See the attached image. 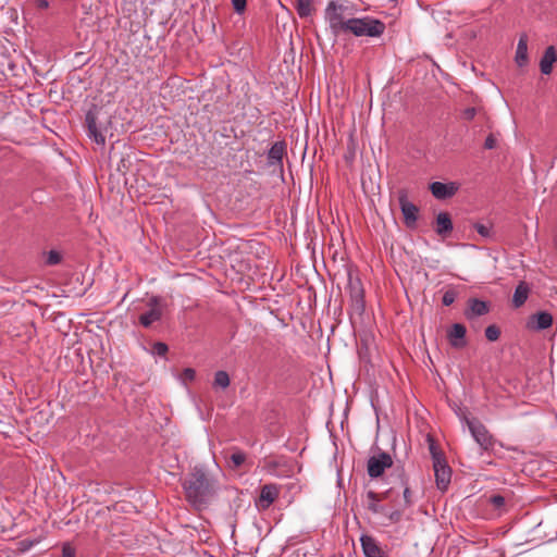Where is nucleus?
<instances>
[{
  "label": "nucleus",
  "instance_id": "1",
  "mask_svg": "<svg viewBox=\"0 0 557 557\" xmlns=\"http://www.w3.org/2000/svg\"><path fill=\"white\" fill-rule=\"evenodd\" d=\"M182 486L186 500L197 510L206 508L215 495L214 480L199 466L190 470Z\"/></svg>",
  "mask_w": 557,
  "mask_h": 557
},
{
  "label": "nucleus",
  "instance_id": "2",
  "mask_svg": "<svg viewBox=\"0 0 557 557\" xmlns=\"http://www.w3.org/2000/svg\"><path fill=\"white\" fill-rule=\"evenodd\" d=\"M392 492L393 488L382 493L368 491L366 495V508L373 515L380 517L382 519V525L385 527L399 523L404 517V508L397 507L394 508L393 511H388V506L383 504V502L389 498Z\"/></svg>",
  "mask_w": 557,
  "mask_h": 557
},
{
  "label": "nucleus",
  "instance_id": "3",
  "mask_svg": "<svg viewBox=\"0 0 557 557\" xmlns=\"http://www.w3.org/2000/svg\"><path fill=\"white\" fill-rule=\"evenodd\" d=\"M385 24L371 16L347 18L344 33H350L356 37H380L385 32Z\"/></svg>",
  "mask_w": 557,
  "mask_h": 557
},
{
  "label": "nucleus",
  "instance_id": "4",
  "mask_svg": "<svg viewBox=\"0 0 557 557\" xmlns=\"http://www.w3.org/2000/svg\"><path fill=\"white\" fill-rule=\"evenodd\" d=\"M458 417L468 426L473 440L480 446L482 451H490L494 449L496 440L479 419L469 418L463 411L458 413Z\"/></svg>",
  "mask_w": 557,
  "mask_h": 557
},
{
  "label": "nucleus",
  "instance_id": "5",
  "mask_svg": "<svg viewBox=\"0 0 557 557\" xmlns=\"http://www.w3.org/2000/svg\"><path fill=\"white\" fill-rule=\"evenodd\" d=\"M88 136L98 145L106 144V133L108 132L109 117L101 108L94 107L86 113L85 117Z\"/></svg>",
  "mask_w": 557,
  "mask_h": 557
},
{
  "label": "nucleus",
  "instance_id": "6",
  "mask_svg": "<svg viewBox=\"0 0 557 557\" xmlns=\"http://www.w3.org/2000/svg\"><path fill=\"white\" fill-rule=\"evenodd\" d=\"M324 13L332 34L338 36L345 32L347 24L346 15L352 14V11L347 3L330 1Z\"/></svg>",
  "mask_w": 557,
  "mask_h": 557
},
{
  "label": "nucleus",
  "instance_id": "7",
  "mask_svg": "<svg viewBox=\"0 0 557 557\" xmlns=\"http://www.w3.org/2000/svg\"><path fill=\"white\" fill-rule=\"evenodd\" d=\"M430 450L433 458V468L436 486L440 491L445 492L450 484L451 469L447 465V461L442 456V454L435 450L433 445L430 446Z\"/></svg>",
  "mask_w": 557,
  "mask_h": 557
},
{
  "label": "nucleus",
  "instance_id": "8",
  "mask_svg": "<svg viewBox=\"0 0 557 557\" xmlns=\"http://www.w3.org/2000/svg\"><path fill=\"white\" fill-rule=\"evenodd\" d=\"M408 190L400 188L397 190L399 208L404 216V223L407 227L413 228L419 218V208L408 199Z\"/></svg>",
  "mask_w": 557,
  "mask_h": 557
},
{
  "label": "nucleus",
  "instance_id": "9",
  "mask_svg": "<svg viewBox=\"0 0 557 557\" xmlns=\"http://www.w3.org/2000/svg\"><path fill=\"white\" fill-rule=\"evenodd\" d=\"M393 466L392 456L388 453L380 451L371 456L367 462L368 475L371 479H377L383 475L386 469Z\"/></svg>",
  "mask_w": 557,
  "mask_h": 557
},
{
  "label": "nucleus",
  "instance_id": "10",
  "mask_svg": "<svg viewBox=\"0 0 557 557\" xmlns=\"http://www.w3.org/2000/svg\"><path fill=\"white\" fill-rule=\"evenodd\" d=\"M147 305L149 307V310L139 315V323L144 327H150L153 322H157L162 318V307L160 297H151Z\"/></svg>",
  "mask_w": 557,
  "mask_h": 557
},
{
  "label": "nucleus",
  "instance_id": "11",
  "mask_svg": "<svg viewBox=\"0 0 557 557\" xmlns=\"http://www.w3.org/2000/svg\"><path fill=\"white\" fill-rule=\"evenodd\" d=\"M360 543L366 557H389L388 549L381 546L379 541L372 535H361Z\"/></svg>",
  "mask_w": 557,
  "mask_h": 557
},
{
  "label": "nucleus",
  "instance_id": "12",
  "mask_svg": "<svg viewBox=\"0 0 557 557\" xmlns=\"http://www.w3.org/2000/svg\"><path fill=\"white\" fill-rule=\"evenodd\" d=\"M490 309V304L487 301L478 298H470L467 301V308L463 314L468 321H473L479 317L487 314Z\"/></svg>",
  "mask_w": 557,
  "mask_h": 557
},
{
  "label": "nucleus",
  "instance_id": "13",
  "mask_svg": "<svg viewBox=\"0 0 557 557\" xmlns=\"http://www.w3.org/2000/svg\"><path fill=\"white\" fill-rule=\"evenodd\" d=\"M552 324L553 315L547 311H540L529 318L527 322V329L530 331L539 332L550 327Z\"/></svg>",
  "mask_w": 557,
  "mask_h": 557
},
{
  "label": "nucleus",
  "instance_id": "14",
  "mask_svg": "<svg viewBox=\"0 0 557 557\" xmlns=\"http://www.w3.org/2000/svg\"><path fill=\"white\" fill-rule=\"evenodd\" d=\"M467 329L461 323H455L447 331V338L451 347L460 349L467 345L466 342Z\"/></svg>",
  "mask_w": 557,
  "mask_h": 557
},
{
  "label": "nucleus",
  "instance_id": "15",
  "mask_svg": "<svg viewBox=\"0 0 557 557\" xmlns=\"http://www.w3.org/2000/svg\"><path fill=\"white\" fill-rule=\"evenodd\" d=\"M286 153V143L284 140L276 141L268 151V164L271 166L283 168V158Z\"/></svg>",
  "mask_w": 557,
  "mask_h": 557
},
{
  "label": "nucleus",
  "instance_id": "16",
  "mask_svg": "<svg viewBox=\"0 0 557 557\" xmlns=\"http://www.w3.org/2000/svg\"><path fill=\"white\" fill-rule=\"evenodd\" d=\"M453 230L454 224L449 213L440 212L435 219V233L443 238H447L451 234Z\"/></svg>",
  "mask_w": 557,
  "mask_h": 557
},
{
  "label": "nucleus",
  "instance_id": "17",
  "mask_svg": "<svg viewBox=\"0 0 557 557\" xmlns=\"http://www.w3.org/2000/svg\"><path fill=\"white\" fill-rule=\"evenodd\" d=\"M430 190L435 198L447 199L457 193L458 187L454 183L434 182L430 185Z\"/></svg>",
  "mask_w": 557,
  "mask_h": 557
},
{
  "label": "nucleus",
  "instance_id": "18",
  "mask_svg": "<svg viewBox=\"0 0 557 557\" xmlns=\"http://www.w3.org/2000/svg\"><path fill=\"white\" fill-rule=\"evenodd\" d=\"M278 496V488L274 484H265L261 487L259 503L262 508H268Z\"/></svg>",
  "mask_w": 557,
  "mask_h": 557
},
{
  "label": "nucleus",
  "instance_id": "19",
  "mask_svg": "<svg viewBox=\"0 0 557 557\" xmlns=\"http://www.w3.org/2000/svg\"><path fill=\"white\" fill-rule=\"evenodd\" d=\"M557 60V53L554 46L545 49L544 54L540 61V70L544 75H549L553 71V65Z\"/></svg>",
  "mask_w": 557,
  "mask_h": 557
},
{
  "label": "nucleus",
  "instance_id": "20",
  "mask_svg": "<svg viewBox=\"0 0 557 557\" xmlns=\"http://www.w3.org/2000/svg\"><path fill=\"white\" fill-rule=\"evenodd\" d=\"M515 61L519 67H523L528 65L529 63V57H528V36L525 34H522L519 37Z\"/></svg>",
  "mask_w": 557,
  "mask_h": 557
},
{
  "label": "nucleus",
  "instance_id": "21",
  "mask_svg": "<svg viewBox=\"0 0 557 557\" xmlns=\"http://www.w3.org/2000/svg\"><path fill=\"white\" fill-rule=\"evenodd\" d=\"M348 293L350 300L364 301V289L359 277H352L349 274Z\"/></svg>",
  "mask_w": 557,
  "mask_h": 557
},
{
  "label": "nucleus",
  "instance_id": "22",
  "mask_svg": "<svg viewBox=\"0 0 557 557\" xmlns=\"http://www.w3.org/2000/svg\"><path fill=\"white\" fill-rule=\"evenodd\" d=\"M348 293L350 300L364 301V289L359 277H352L349 274Z\"/></svg>",
  "mask_w": 557,
  "mask_h": 557
},
{
  "label": "nucleus",
  "instance_id": "23",
  "mask_svg": "<svg viewBox=\"0 0 557 557\" xmlns=\"http://www.w3.org/2000/svg\"><path fill=\"white\" fill-rule=\"evenodd\" d=\"M529 286L525 282H520L513 293L512 305L515 308H520L524 305L529 296Z\"/></svg>",
  "mask_w": 557,
  "mask_h": 557
},
{
  "label": "nucleus",
  "instance_id": "24",
  "mask_svg": "<svg viewBox=\"0 0 557 557\" xmlns=\"http://www.w3.org/2000/svg\"><path fill=\"white\" fill-rule=\"evenodd\" d=\"M400 481L404 486V492H403L404 500H403V504L398 505V507L404 508V511H405L407 508H410L414 504V500H413V493L408 484V479L406 478L404 472L400 474Z\"/></svg>",
  "mask_w": 557,
  "mask_h": 557
},
{
  "label": "nucleus",
  "instance_id": "25",
  "mask_svg": "<svg viewBox=\"0 0 557 557\" xmlns=\"http://www.w3.org/2000/svg\"><path fill=\"white\" fill-rule=\"evenodd\" d=\"M294 4L301 18L309 17L314 12L313 0H295Z\"/></svg>",
  "mask_w": 557,
  "mask_h": 557
},
{
  "label": "nucleus",
  "instance_id": "26",
  "mask_svg": "<svg viewBox=\"0 0 557 557\" xmlns=\"http://www.w3.org/2000/svg\"><path fill=\"white\" fill-rule=\"evenodd\" d=\"M231 450L230 461L232 462V468L237 469L246 461V454L237 447H232Z\"/></svg>",
  "mask_w": 557,
  "mask_h": 557
},
{
  "label": "nucleus",
  "instance_id": "27",
  "mask_svg": "<svg viewBox=\"0 0 557 557\" xmlns=\"http://www.w3.org/2000/svg\"><path fill=\"white\" fill-rule=\"evenodd\" d=\"M487 503L499 513L506 510V497L500 494L491 495Z\"/></svg>",
  "mask_w": 557,
  "mask_h": 557
},
{
  "label": "nucleus",
  "instance_id": "28",
  "mask_svg": "<svg viewBox=\"0 0 557 557\" xmlns=\"http://www.w3.org/2000/svg\"><path fill=\"white\" fill-rule=\"evenodd\" d=\"M228 385H230V375L227 374V372L223 371V370L216 371L214 374L213 386L221 387L224 389V388L228 387Z\"/></svg>",
  "mask_w": 557,
  "mask_h": 557
},
{
  "label": "nucleus",
  "instance_id": "29",
  "mask_svg": "<svg viewBox=\"0 0 557 557\" xmlns=\"http://www.w3.org/2000/svg\"><path fill=\"white\" fill-rule=\"evenodd\" d=\"M366 310V301L359 300H350L349 306V315L352 318L354 315L362 317Z\"/></svg>",
  "mask_w": 557,
  "mask_h": 557
},
{
  "label": "nucleus",
  "instance_id": "30",
  "mask_svg": "<svg viewBox=\"0 0 557 557\" xmlns=\"http://www.w3.org/2000/svg\"><path fill=\"white\" fill-rule=\"evenodd\" d=\"M485 337L490 342H496L500 337V329L496 324H491L485 329Z\"/></svg>",
  "mask_w": 557,
  "mask_h": 557
},
{
  "label": "nucleus",
  "instance_id": "31",
  "mask_svg": "<svg viewBox=\"0 0 557 557\" xmlns=\"http://www.w3.org/2000/svg\"><path fill=\"white\" fill-rule=\"evenodd\" d=\"M456 298H457V292L455 289L450 288L444 293L443 298H442V304L444 306L448 307L454 304Z\"/></svg>",
  "mask_w": 557,
  "mask_h": 557
},
{
  "label": "nucleus",
  "instance_id": "32",
  "mask_svg": "<svg viewBox=\"0 0 557 557\" xmlns=\"http://www.w3.org/2000/svg\"><path fill=\"white\" fill-rule=\"evenodd\" d=\"M169 351V347L165 343L157 342L152 345V354L164 357L166 352Z\"/></svg>",
  "mask_w": 557,
  "mask_h": 557
},
{
  "label": "nucleus",
  "instance_id": "33",
  "mask_svg": "<svg viewBox=\"0 0 557 557\" xmlns=\"http://www.w3.org/2000/svg\"><path fill=\"white\" fill-rule=\"evenodd\" d=\"M473 227L484 238H490L492 236V231L490 226H486L482 223H474Z\"/></svg>",
  "mask_w": 557,
  "mask_h": 557
},
{
  "label": "nucleus",
  "instance_id": "34",
  "mask_svg": "<svg viewBox=\"0 0 557 557\" xmlns=\"http://www.w3.org/2000/svg\"><path fill=\"white\" fill-rule=\"evenodd\" d=\"M62 260V257L61 255L55 251V250H50L48 252V256H47V259H46V263L48 265H55V264H59Z\"/></svg>",
  "mask_w": 557,
  "mask_h": 557
},
{
  "label": "nucleus",
  "instance_id": "35",
  "mask_svg": "<svg viewBox=\"0 0 557 557\" xmlns=\"http://www.w3.org/2000/svg\"><path fill=\"white\" fill-rule=\"evenodd\" d=\"M196 377V371L193 368H185L181 374V380L186 384L187 382L194 381Z\"/></svg>",
  "mask_w": 557,
  "mask_h": 557
},
{
  "label": "nucleus",
  "instance_id": "36",
  "mask_svg": "<svg viewBox=\"0 0 557 557\" xmlns=\"http://www.w3.org/2000/svg\"><path fill=\"white\" fill-rule=\"evenodd\" d=\"M232 5L237 14H243L247 7V0H232Z\"/></svg>",
  "mask_w": 557,
  "mask_h": 557
},
{
  "label": "nucleus",
  "instance_id": "37",
  "mask_svg": "<svg viewBox=\"0 0 557 557\" xmlns=\"http://www.w3.org/2000/svg\"><path fill=\"white\" fill-rule=\"evenodd\" d=\"M76 550L69 543H64L62 547V557H75Z\"/></svg>",
  "mask_w": 557,
  "mask_h": 557
},
{
  "label": "nucleus",
  "instance_id": "38",
  "mask_svg": "<svg viewBox=\"0 0 557 557\" xmlns=\"http://www.w3.org/2000/svg\"><path fill=\"white\" fill-rule=\"evenodd\" d=\"M475 114H476L475 108L470 107V108H467L463 110L462 117L467 121H471L472 119H474Z\"/></svg>",
  "mask_w": 557,
  "mask_h": 557
},
{
  "label": "nucleus",
  "instance_id": "39",
  "mask_svg": "<svg viewBox=\"0 0 557 557\" xmlns=\"http://www.w3.org/2000/svg\"><path fill=\"white\" fill-rule=\"evenodd\" d=\"M495 147H496V139L493 134H490L484 141V148L491 150V149H494Z\"/></svg>",
  "mask_w": 557,
  "mask_h": 557
},
{
  "label": "nucleus",
  "instance_id": "40",
  "mask_svg": "<svg viewBox=\"0 0 557 557\" xmlns=\"http://www.w3.org/2000/svg\"><path fill=\"white\" fill-rule=\"evenodd\" d=\"M49 7V2L47 0H38L37 8L40 10H45Z\"/></svg>",
  "mask_w": 557,
  "mask_h": 557
},
{
  "label": "nucleus",
  "instance_id": "41",
  "mask_svg": "<svg viewBox=\"0 0 557 557\" xmlns=\"http://www.w3.org/2000/svg\"><path fill=\"white\" fill-rule=\"evenodd\" d=\"M397 507H398V505H391V506H388V511H393V509L397 508Z\"/></svg>",
  "mask_w": 557,
  "mask_h": 557
}]
</instances>
